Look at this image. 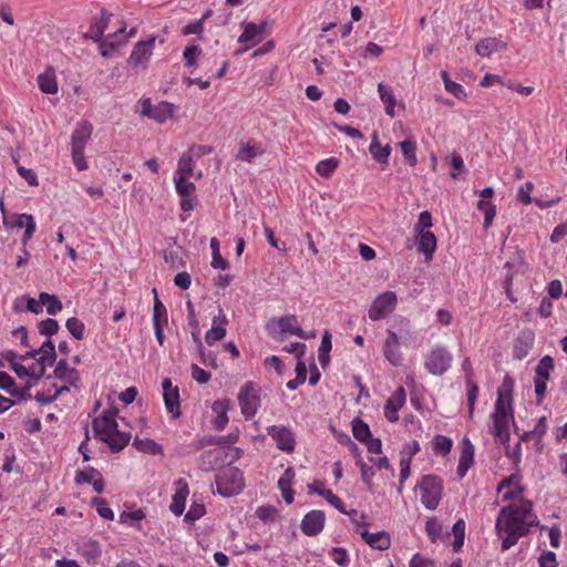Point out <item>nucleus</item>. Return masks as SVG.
<instances>
[{
	"instance_id": "8",
	"label": "nucleus",
	"mask_w": 567,
	"mask_h": 567,
	"mask_svg": "<svg viewBox=\"0 0 567 567\" xmlns=\"http://www.w3.org/2000/svg\"><path fill=\"white\" fill-rule=\"evenodd\" d=\"M452 362V352L443 346H435L425 355L424 368L432 375H443L451 369Z\"/></svg>"
},
{
	"instance_id": "46",
	"label": "nucleus",
	"mask_w": 567,
	"mask_h": 567,
	"mask_svg": "<svg viewBox=\"0 0 567 567\" xmlns=\"http://www.w3.org/2000/svg\"><path fill=\"white\" fill-rule=\"evenodd\" d=\"M477 209L484 214V227H491L496 216V205L492 200L480 199Z\"/></svg>"
},
{
	"instance_id": "44",
	"label": "nucleus",
	"mask_w": 567,
	"mask_h": 567,
	"mask_svg": "<svg viewBox=\"0 0 567 567\" xmlns=\"http://www.w3.org/2000/svg\"><path fill=\"white\" fill-rule=\"evenodd\" d=\"M194 165L193 156L187 152L184 153L178 159L174 176H183L186 178L193 176Z\"/></svg>"
},
{
	"instance_id": "1",
	"label": "nucleus",
	"mask_w": 567,
	"mask_h": 567,
	"mask_svg": "<svg viewBox=\"0 0 567 567\" xmlns=\"http://www.w3.org/2000/svg\"><path fill=\"white\" fill-rule=\"evenodd\" d=\"M539 519L533 514V503L523 499L520 505L503 506L495 523V532L502 539L501 550L506 551L517 544L519 538L529 534L533 526H538Z\"/></svg>"
},
{
	"instance_id": "60",
	"label": "nucleus",
	"mask_w": 567,
	"mask_h": 567,
	"mask_svg": "<svg viewBox=\"0 0 567 567\" xmlns=\"http://www.w3.org/2000/svg\"><path fill=\"white\" fill-rule=\"evenodd\" d=\"M520 481H522L520 468H515V472L513 474H511L509 476L503 478L498 483L497 492H501L504 488H509L512 486L516 487L518 485H522Z\"/></svg>"
},
{
	"instance_id": "4",
	"label": "nucleus",
	"mask_w": 567,
	"mask_h": 567,
	"mask_svg": "<svg viewBox=\"0 0 567 567\" xmlns=\"http://www.w3.org/2000/svg\"><path fill=\"white\" fill-rule=\"evenodd\" d=\"M416 488L420 491L421 504L426 509H436L443 496V480L434 474H425L417 481Z\"/></svg>"
},
{
	"instance_id": "39",
	"label": "nucleus",
	"mask_w": 567,
	"mask_h": 567,
	"mask_svg": "<svg viewBox=\"0 0 567 567\" xmlns=\"http://www.w3.org/2000/svg\"><path fill=\"white\" fill-rule=\"evenodd\" d=\"M332 349V340L329 331L322 334L321 343L318 349V360L322 369H326L330 363V351Z\"/></svg>"
},
{
	"instance_id": "37",
	"label": "nucleus",
	"mask_w": 567,
	"mask_h": 567,
	"mask_svg": "<svg viewBox=\"0 0 567 567\" xmlns=\"http://www.w3.org/2000/svg\"><path fill=\"white\" fill-rule=\"evenodd\" d=\"M39 358L34 363H42L45 369L47 365H52L55 360V347L53 342L45 340L39 350H37Z\"/></svg>"
},
{
	"instance_id": "24",
	"label": "nucleus",
	"mask_w": 567,
	"mask_h": 567,
	"mask_svg": "<svg viewBox=\"0 0 567 567\" xmlns=\"http://www.w3.org/2000/svg\"><path fill=\"white\" fill-rule=\"evenodd\" d=\"M92 132L93 126L90 122L82 121L78 123L71 136L72 151H84Z\"/></svg>"
},
{
	"instance_id": "38",
	"label": "nucleus",
	"mask_w": 567,
	"mask_h": 567,
	"mask_svg": "<svg viewBox=\"0 0 567 567\" xmlns=\"http://www.w3.org/2000/svg\"><path fill=\"white\" fill-rule=\"evenodd\" d=\"M80 555L85 558L89 564H95L101 557V547L95 540L84 542L80 549Z\"/></svg>"
},
{
	"instance_id": "43",
	"label": "nucleus",
	"mask_w": 567,
	"mask_h": 567,
	"mask_svg": "<svg viewBox=\"0 0 567 567\" xmlns=\"http://www.w3.org/2000/svg\"><path fill=\"white\" fill-rule=\"evenodd\" d=\"M262 151L257 147L255 144L250 145L249 143H240L239 151L236 155V159L251 163L258 155H261Z\"/></svg>"
},
{
	"instance_id": "25",
	"label": "nucleus",
	"mask_w": 567,
	"mask_h": 567,
	"mask_svg": "<svg viewBox=\"0 0 567 567\" xmlns=\"http://www.w3.org/2000/svg\"><path fill=\"white\" fill-rule=\"evenodd\" d=\"M226 316L224 315L223 310L219 309L218 316L213 318L212 328L207 330L205 334V341L208 346H213L217 341L224 339L226 336Z\"/></svg>"
},
{
	"instance_id": "19",
	"label": "nucleus",
	"mask_w": 567,
	"mask_h": 567,
	"mask_svg": "<svg viewBox=\"0 0 567 567\" xmlns=\"http://www.w3.org/2000/svg\"><path fill=\"white\" fill-rule=\"evenodd\" d=\"M475 447L467 436L461 441V454L456 467L458 478H463L474 464Z\"/></svg>"
},
{
	"instance_id": "42",
	"label": "nucleus",
	"mask_w": 567,
	"mask_h": 567,
	"mask_svg": "<svg viewBox=\"0 0 567 567\" xmlns=\"http://www.w3.org/2000/svg\"><path fill=\"white\" fill-rule=\"evenodd\" d=\"M399 147L402 152V155L405 159V162L411 166L414 167L417 164V157H416V143L413 140H404L399 143Z\"/></svg>"
},
{
	"instance_id": "50",
	"label": "nucleus",
	"mask_w": 567,
	"mask_h": 567,
	"mask_svg": "<svg viewBox=\"0 0 567 567\" xmlns=\"http://www.w3.org/2000/svg\"><path fill=\"white\" fill-rule=\"evenodd\" d=\"M41 303L47 308V312L51 316L59 313L62 310V302L55 295L48 292H40Z\"/></svg>"
},
{
	"instance_id": "27",
	"label": "nucleus",
	"mask_w": 567,
	"mask_h": 567,
	"mask_svg": "<svg viewBox=\"0 0 567 567\" xmlns=\"http://www.w3.org/2000/svg\"><path fill=\"white\" fill-rule=\"evenodd\" d=\"M416 249L420 254H422L426 260L433 258V255L436 250V237L435 235L426 230L424 233H416Z\"/></svg>"
},
{
	"instance_id": "3",
	"label": "nucleus",
	"mask_w": 567,
	"mask_h": 567,
	"mask_svg": "<svg viewBox=\"0 0 567 567\" xmlns=\"http://www.w3.org/2000/svg\"><path fill=\"white\" fill-rule=\"evenodd\" d=\"M110 18L102 16L93 25H91L87 37L100 43L101 54L110 56L114 50L124 44L130 37L136 33V28H131L130 33H125V25L118 27L115 31L105 34Z\"/></svg>"
},
{
	"instance_id": "63",
	"label": "nucleus",
	"mask_w": 567,
	"mask_h": 567,
	"mask_svg": "<svg viewBox=\"0 0 567 567\" xmlns=\"http://www.w3.org/2000/svg\"><path fill=\"white\" fill-rule=\"evenodd\" d=\"M433 226L432 214L429 210H423L419 215V219L414 226L415 233H424Z\"/></svg>"
},
{
	"instance_id": "45",
	"label": "nucleus",
	"mask_w": 567,
	"mask_h": 567,
	"mask_svg": "<svg viewBox=\"0 0 567 567\" xmlns=\"http://www.w3.org/2000/svg\"><path fill=\"white\" fill-rule=\"evenodd\" d=\"M338 166L339 159L336 157H329L317 163L316 173L323 178H330Z\"/></svg>"
},
{
	"instance_id": "5",
	"label": "nucleus",
	"mask_w": 567,
	"mask_h": 567,
	"mask_svg": "<svg viewBox=\"0 0 567 567\" xmlns=\"http://www.w3.org/2000/svg\"><path fill=\"white\" fill-rule=\"evenodd\" d=\"M493 419V435L498 441L506 445L509 442V422H514L513 404L503 403L502 398H497L494 406Z\"/></svg>"
},
{
	"instance_id": "2",
	"label": "nucleus",
	"mask_w": 567,
	"mask_h": 567,
	"mask_svg": "<svg viewBox=\"0 0 567 567\" xmlns=\"http://www.w3.org/2000/svg\"><path fill=\"white\" fill-rule=\"evenodd\" d=\"M115 417L114 410H106L92 422L94 436L106 443L112 452L123 450L131 440L130 433L118 430Z\"/></svg>"
},
{
	"instance_id": "47",
	"label": "nucleus",
	"mask_w": 567,
	"mask_h": 567,
	"mask_svg": "<svg viewBox=\"0 0 567 567\" xmlns=\"http://www.w3.org/2000/svg\"><path fill=\"white\" fill-rule=\"evenodd\" d=\"M466 400L468 405V414L473 415L475 403L478 396V385L473 381L471 373L467 374L465 380Z\"/></svg>"
},
{
	"instance_id": "16",
	"label": "nucleus",
	"mask_w": 567,
	"mask_h": 567,
	"mask_svg": "<svg viewBox=\"0 0 567 567\" xmlns=\"http://www.w3.org/2000/svg\"><path fill=\"white\" fill-rule=\"evenodd\" d=\"M383 354L385 360L393 367H400L403 362L399 337L392 330H388L386 332V338L383 344Z\"/></svg>"
},
{
	"instance_id": "6",
	"label": "nucleus",
	"mask_w": 567,
	"mask_h": 567,
	"mask_svg": "<svg viewBox=\"0 0 567 567\" xmlns=\"http://www.w3.org/2000/svg\"><path fill=\"white\" fill-rule=\"evenodd\" d=\"M214 493L223 497L239 495L245 488L244 473L238 467H229L216 475Z\"/></svg>"
},
{
	"instance_id": "23",
	"label": "nucleus",
	"mask_w": 567,
	"mask_h": 567,
	"mask_svg": "<svg viewBox=\"0 0 567 567\" xmlns=\"http://www.w3.org/2000/svg\"><path fill=\"white\" fill-rule=\"evenodd\" d=\"M266 25H267L266 21H261L258 24L255 22L243 21L240 23V28L243 29V32L238 38V42L255 44L257 41L261 40V35L266 29Z\"/></svg>"
},
{
	"instance_id": "52",
	"label": "nucleus",
	"mask_w": 567,
	"mask_h": 567,
	"mask_svg": "<svg viewBox=\"0 0 567 567\" xmlns=\"http://www.w3.org/2000/svg\"><path fill=\"white\" fill-rule=\"evenodd\" d=\"M432 442L434 452L443 456L447 455L453 446L452 439L443 434H436Z\"/></svg>"
},
{
	"instance_id": "41",
	"label": "nucleus",
	"mask_w": 567,
	"mask_h": 567,
	"mask_svg": "<svg viewBox=\"0 0 567 567\" xmlns=\"http://www.w3.org/2000/svg\"><path fill=\"white\" fill-rule=\"evenodd\" d=\"M465 528L466 524L463 518H458L452 526V534L454 536V539L452 542V549L454 553H458L464 545Z\"/></svg>"
},
{
	"instance_id": "26",
	"label": "nucleus",
	"mask_w": 567,
	"mask_h": 567,
	"mask_svg": "<svg viewBox=\"0 0 567 567\" xmlns=\"http://www.w3.org/2000/svg\"><path fill=\"white\" fill-rule=\"evenodd\" d=\"M230 410V400H216L212 405V411L216 414L212 424L216 431H223L228 424V411Z\"/></svg>"
},
{
	"instance_id": "28",
	"label": "nucleus",
	"mask_w": 567,
	"mask_h": 567,
	"mask_svg": "<svg viewBox=\"0 0 567 567\" xmlns=\"http://www.w3.org/2000/svg\"><path fill=\"white\" fill-rule=\"evenodd\" d=\"M315 492L316 495L323 497L339 513L350 516L352 523L359 526V522L355 519V517L358 516V512L355 509H351L348 512L341 498L334 495L331 489H318Z\"/></svg>"
},
{
	"instance_id": "48",
	"label": "nucleus",
	"mask_w": 567,
	"mask_h": 567,
	"mask_svg": "<svg viewBox=\"0 0 567 567\" xmlns=\"http://www.w3.org/2000/svg\"><path fill=\"white\" fill-rule=\"evenodd\" d=\"M351 425H352V434H353L354 439L361 443L363 441H367L372 435L368 423H365L360 417H354L351 422Z\"/></svg>"
},
{
	"instance_id": "17",
	"label": "nucleus",
	"mask_w": 567,
	"mask_h": 567,
	"mask_svg": "<svg viewBox=\"0 0 567 567\" xmlns=\"http://www.w3.org/2000/svg\"><path fill=\"white\" fill-rule=\"evenodd\" d=\"M367 524H362V528L358 527L357 532L361 535L362 539L372 548L377 550H386L391 546V538L385 530L370 533L367 529Z\"/></svg>"
},
{
	"instance_id": "7",
	"label": "nucleus",
	"mask_w": 567,
	"mask_h": 567,
	"mask_svg": "<svg viewBox=\"0 0 567 567\" xmlns=\"http://www.w3.org/2000/svg\"><path fill=\"white\" fill-rule=\"evenodd\" d=\"M237 399L244 417L252 419L261 405L260 386L252 381H247L240 388Z\"/></svg>"
},
{
	"instance_id": "30",
	"label": "nucleus",
	"mask_w": 567,
	"mask_h": 567,
	"mask_svg": "<svg viewBox=\"0 0 567 567\" xmlns=\"http://www.w3.org/2000/svg\"><path fill=\"white\" fill-rule=\"evenodd\" d=\"M507 48V44L503 42L502 40L488 37L481 39L477 44L475 45V51L480 56L486 58L493 54L494 52L498 50H504Z\"/></svg>"
},
{
	"instance_id": "10",
	"label": "nucleus",
	"mask_w": 567,
	"mask_h": 567,
	"mask_svg": "<svg viewBox=\"0 0 567 567\" xmlns=\"http://www.w3.org/2000/svg\"><path fill=\"white\" fill-rule=\"evenodd\" d=\"M398 298L393 291H384L375 297L368 310L372 321H379L389 316L396 307Z\"/></svg>"
},
{
	"instance_id": "49",
	"label": "nucleus",
	"mask_w": 567,
	"mask_h": 567,
	"mask_svg": "<svg viewBox=\"0 0 567 567\" xmlns=\"http://www.w3.org/2000/svg\"><path fill=\"white\" fill-rule=\"evenodd\" d=\"M68 390V385H62L59 388L56 384L53 383L47 391L38 392L35 395V400L41 404H47L55 400L62 391Z\"/></svg>"
},
{
	"instance_id": "51",
	"label": "nucleus",
	"mask_w": 567,
	"mask_h": 567,
	"mask_svg": "<svg viewBox=\"0 0 567 567\" xmlns=\"http://www.w3.org/2000/svg\"><path fill=\"white\" fill-rule=\"evenodd\" d=\"M176 193L179 197L193 196L195 193V184L193 182L187 181L186 177L183 176H174L173 177Z\"/></svg>"
},
{
	"instance_id": "54",
	"label": "nucleus",
	"mask_w": 567,
	"mask_h": 567,
	"mask_svg": "<svg viewBox=\"0 0 567 567\" xmlns=\"http://www.w3.org/2000/svg\"><path fill=\"white\" fill-rule=\"evenodd\" d=\"M206 514V507L202 503L195 501L192 502L188 511L184 515V520L187 523H194L202 518Z\"/></svg>"
},
{
	"instance_id": "61",
	"label": "nucleus",
	"mask_w": 567,
	"mask_h": 567,
	"mask_svg": "<svg viewBox=\"0 0 567 567\" xmlns=\"http://www.w3.org/2000/svg\"><path fill=\"white\" fill-rule=\"evenodd\" d=\"M534 189V184L529 181L525 182L517 192V200L523 205H529L533 203L534 198L530 196L532 190Z\"/></svg>"
},
{
	"instance_id": "13",
	"label": "nucleus",
	"mask_w": 567,
	"mask_h": 567,
	"mask_svg": "<svg viewBox=\"0 0 567 567\" xmlns=\"http://www.w3.org/2000/svg\"><path fill=\"white\" fill-rule=\"evenodd\" d=\"M153 292L155 295L152 318L153 328L158 344L163 346L165 341L164 328L168 323L167 309L165 305L158 299L156 289H153Z\"/></svg>"
},
{
	"instance_id": "32",
	"label": "nucleus",
	"mask_w": 567,
	"mask_h": 567,
	"mask_svg": "<svg viewBox=\"0 0 567 567\" xmlns=\"http://www.w3.org/2000/svg\"><path fill=\"white\" fill-rule=\"evenodd\" d=\"M54 375L62 380L65 383L64 385H74L79 380L76 370L74 368H70L64 359L56 363Z\"/></svg>"
},
{
	"instance_id": "56",
	"label": "nucleus",
	"mask_w": 567,
	"mask_h": 567,
	"mask_svg": "<svg viewBox=\"0 0 567 567\" xmlns=\"http://www.w3.org/2000/svg\"><path fill=\"white\" fill-rule=\"evenodd\" d=\"M92 505L95 507L97 514L104 519L112 520L114 518V513L104 498L94 497L92 499Z\"/></svg>"
},
{
	"instance_id": "22",
	"label": "nucleus",
	"mask_w": 567,
	"mask_h": 567,
	"mask_svg": "<svg viewBox=\"0 0 567 567\" xmlns=\"http://www.w3.org/2000/svg\"><path fill=\"white\" fill-rule=\"evenodd\" d=\"M74 482L78 485L84 483L91 484L93 486V489L99 494L102 493L104 489V481L102 474L91 466L78 471L75 473Z\"/></svg>"
},
{
	"instance_id": "31",
	"label": "nucleus",
	"mask_w": 567,
	"mask_h": 567,
	"mask_svg": "<svg viewBox=\"0 0 567 567\" xmlns=\"http://www.w3.org/2000/svg\"><path fill=\"white\" fill-rule=\"evenodd\" d=\"M14 226L18 228H24L22 244L25 246L29 243V240L32 238V236L35 231V228H37L35 220H34L33 216L30 214L16 215Z\"/></svg>"
},
{
	"instance_id": "36",
	"label": "nucleus",
	"mask_w": 567,
	"mask_h": 567,
	"mask_svg": "<svg viewBox=\"0 0 567 567\" xmlns=\"http://www.w3.org/2000/svg\"><path fill=\"white\" fill-rule=\"evenodd\" d=\"M202 49L198 44L189 43L183 51L184 65L192 71L198 68V59L202 55Z\"/></svg>"
},
{
	"instance_id": "35",
	"label": "nucleus",
	"mask_w": 567,
	"mask_h": 567,
	"mask_svg": "<svg viewBox=\"0 0 567 567\" xmlns=\"http://www.w3.org/2000/svg\"><path fill=\"white\" fill-rule=\"evenodd\" d=\"M20 379L28 378L30 375L35 378H42L44 375V368L42 363H32L30 367H25L21 363H13L11 368Z\"/></svg>"
},
{
	"instance_id": "15",
	"label": "nucleus",
	"mask_w": 567,
	"mask_h": 567,
	"mask_svg": "<svg viewBox=\"0 0 567 567\" xmlns=\"http://www.w3.org/2000/svg\"><path fill=\"white\" fill-rule=\"evenodd\" d=\"M175 112V105L162 101L156 105L151 103L150 99H144V116L154 120L159 124H164L167 120L172 118Z\"/></svg>"
},
{
	"instance_id": "18",
	"label": "nucleus",
	"mask_w": 567,
	"mask_h": 567,
	"mask_svg": "<svg viewBox=\"0 0 567 567\" xmlns=\"http://www.w3.org/2000/svg\"><path fill=\"white\" fill-rule=\"evenodd\" d=\"M406 401V393L403 386H399L385 401L384 404V417L395 423L399 421V411Z\"/></svg>"
},
{
	"instance_id": "11",
	"label": "nucleus",
	"mask_w": 567,
	"mask_h": 567,
	"mask_svg": "<svg viewBox=\"0 0 567 567\" xmlns=\"http://www.w3.org/2000/svg\"><path fill=\"white\" fill-rule=\"evenodd\" d=\"M267 434L274 440L276 447L286 453H292L296 447V435L293 431L286 425H269Z\"/></svg>"
},
{
	"instance_id": "53",
	"label": "nucleus",
	"mask_w": 567,
	"mask_h": 567,
	"mask_svg": "<svg viewBox=\"0 0 567 567\" xmlns=\"http://www.w3.org/2000/svg\"><path fill=\"white\" fill-rule=\"evenodd\" d=\"M513 391L514 381L509 375H506L497 390V398H502L503 403L513 404Z\"/></svg>"
},
{
	"instance_id": "57",
	"label": "nucleus",
	"mask_w": 567,
	"mask_h": 567,
	"mask_svg": "<svg viewBox=\"0 0 567 567\" xmlns=\"http://www.w3.org/2000/svg\"><path fill=\"white\" fill-rule=\"evenodd\" d=\"M329 556L341 567H348L350 564L348 551L343 547H332L329 551Z\"/></svg>"
},
{
	"instance_id": "14",
	"label": "nucleus",
	"mask_w": 567,
	"mask_h": 567,
	"mask_svg": "<svg viewBox=\"0 0 567 567\" xmlns=\"http://www.w3.org/2000/svg\"><path fill=\"white\" fill-rule=\"evenodd\" d=\"M326 524V514L320 509H312L305 514L300 523V529L302 534L309 537L319 535Z\"/></svg>"
},
{
	"instance_id": "55",
	"label": "nucleus",
	"mask_w": 567,
	"mask_h": 567,
	"mask_svg": "<svg viewBox=\"0 0 567 567\" xmlns=\"http://www.w3.org/2000/svg\"><path fill=\"white\" fill-rule=\"evenodd\" d=\"M65 327L70 334L76 340H82L84 338L85 327L80 319L75 317L69 318L65 322Z\"/></svg>"
},
{
	"instance_id": "9",
	"label": "nucleus",
	"mask_w": 567,
	"mask_h": 567,
	"mask_svg": "<svg viewBox=\"0 0 567 567\" xmlns=\"http://www.w3.org/2000/svg\"><path fill=\"white\" fill-rule=\"evenodd\" d=\"M266 330L269 336L277 337L285 333L299 337L301 339L307 338L305 331L299 327L297 316L286 315L279 318H271L266 323Z\"/></svg>"
},
{
	"instance_id": "64",
	"label": "nucleus",
	"mask_w": 567,
	"mask_h": 567,
	"mask_svg": "<svg viewBox=\"0 0 567 567\" xmlns=\"http://www.w3.org/2000/svg\"><path fill=\"white\" fill-rule=\"evenodd\" d=\"M0 389L7 391L9 394L16 396L18 386L13 378L4 371H0Z\"/></svg>"
},
{
	"instance_id": "29",
	"label": "nucleus",
	"mask_w": 567,
	"mask_h": 567,
	"mask_svg": "<svg viewBox=\"0 0 567 567\" xmlns=\"http://www.w3.org/2000/svg\"><path fill=\"white\" fill-rule=\"evenodd\" d=\"M37 82L40 91L44 94H56L59 91L55 71L52 66H48L43 73L39 74Z\"/></svg>"
},
{
	"instance_id": "62",
	"label": "nucleus",
	"mask_w": 567,
	"mask_h": 567,
	"mask_svg": "<svg viewBox=\"0 0 567 567\" xmlns=\"http://www.w3.org/2000/svg\"><path fill=\"white\" fill-rule=\"evenodd\" d=\"M38 329L41 334L51 337L59 331V323L55 319L48 318L39 322Z\"/></svg>"
},
{
	"instance_id": "21",
	"label": "nucleus",
	"mask_w": 567,
	"mask_h": 567,
	"mask_svg": "<svg viewBox=\"0 0 567 567\" xmlns=\"http://www.w3.org/2000/svg\"><path fill=\"white\" fill-rule=\"evenodd\" d=\"M392 147L390 144L381 145L379 135L373 132L371 135V143L369 146V153L374 162L380 164L381 168L384 169L389 165V157L391 155Z\"/></svg>"
},
{
	"instance_id": "33",
	"label": "nucleus",
	"mask_w": 567,
	"mask_h": 567,
	"mask_svg": "<svg viewBox=\"0 0 567 567\" xmlns=\"http://www.w3.org/2000/svg\"><path fill=\"white\" fill-rule=\"evenodd\" d=\"M425 533L431 543L435 544L450 536V532L444 533L442 524L436 517H429L425 522Z\"/></svg>"
},
{
	"instance_id": "20",
	"label": "nucleus",
	"mask_w": 567,
	"mask_h": 567,
	"mask_svg": "<svg viewBox=\"0 0 567 567\" xmlns=\"http://www.w3.org/2000/svg\"><path fill=\"white\" fill-rule=\"evenodd\" d=\"M535 342V333L532 330H523L518 333L513 343V358L516 360L525 359Z\"/></svg>"
},
{
	"instance_id": "40",
	"label": "nucleus",
	"mask_w": 567,
	"mask_h": 567,
	"mask_svg": "<svg viewBox=\"0 0 567 567\" xmlns=\"http://www.w3.org/2000/svg\"><path fill=\"white\" fill-rule=\"evenodd\" d=\"M554 359L549 354L540 358L535 368V378L537 380L549 381L550 372L554 370Z\"/></svg>"
},
{
	"instance_id": "58",
	"label": "nucleus",
	"mask_w": 567,
	"mask_h": 567,
	"mask_svg": "<svg viewBox=\"0 0 567 567\" xmlns=\"http://www.w3.org/2000/svg\"><path fill=\"white\" fill-rule=\"evenodd\" d=\"M182 247H176L172 249L164 250L163 257L164 260L174 268H179L183 266V258L181 256Z\"/></svg>"
},
{
	"instance_id": "59",
	"label": "nucleus",
	"mask_w": 567,
	"mask_h": 567,
	"mask_svg": "<svg viewBox=\"0 0 567 567\" xmlns=\"http://www.w3.org/2000/svg\"><path fill=\"white\" fill-rule=\"evenodd\" d=\"M238 441V434L230 433L228 435H221V436H210L204 439V443L206 444H217L223 447H228L231 444L236 443Z\"/></svg>"
},
{
	"instance_id": "34",
	"label": "nucleus",
	"mask_w": 567,
	"mask_h": 567,
	"mask_svg": "<svg viewBox=\"0 0 567 567\" xmlns=\"http://www.w3.org/2000/svg\"><path fill=\"white\" fill-rule=\"evenodd\" d=\"M378 93H379L380 100L384 104L385 114L393 117L395 114L394 107L396 105V99L393 94L392 89L384 83H379L378 84Z\"/></svg>"
},
{
	"instance_id": "12",
	"label": "nucleus",
	"mask_w": 567,
	"mask_h": 567,
	"mask_svg": "<svg viewBox=\"0 0 567 567\" xmlns=\"http://www.w3.org/2000/svg\"><path fill=\"white\" fill-rule=\"evenodd\" d=\"M163 400L165 409L172 419H178L181 416V400L179 389L177 385H173L172 380L165 378L162 382Z\"/></svg>"
}]
</instances>
